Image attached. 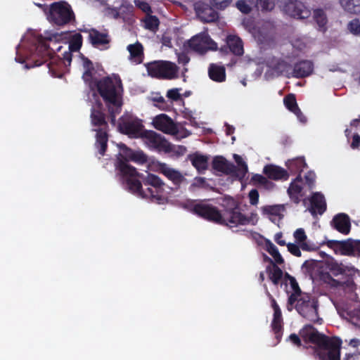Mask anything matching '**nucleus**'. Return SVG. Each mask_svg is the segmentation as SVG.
I'll return each mask as SVG.
<instances>
[{
	"label": "nucleus",
	"mask_w": 360,
	"mask_h": 360,
	"mask_svg": "<svg viewBox=\"0 0 360 360\" xmlns=\"http://www.w3.org/2000/svg\"><path fill=\"white\" fill-rule=\"evenodd\" d=\"M265 261L269 262L272 266H268L266 267V273L269 275V279L272 281L274 285H278L281 280L283 272L280 267L276 264L273 259L270 257L265 256Z\"/></svg>",
	"instance_id": "obj_25"
},
{
	"label": "nucleus",
	"mask_w": 360,
	"mask_h": 360,
	"mask_svg": "<svg viewBox=\"0 0 360 360\" xmlns=\"http://www.w3.org/2000/svg\"><path fill=\"white\" fill-rule=\"evenodd\" d=\"M194 9L199 19L203 22H214L219 18V10L210 2L197 1L194 4Z\"/></svg>",
	"instance_id": "obj_14"
},
{
	"label": "nucleus",
	"mask_w": 360,
	"mask_h": 360,
	"mask_svg": "<svg viewBox=\"0 0 360 360\" xmlns=\"http://www.w3.org/2000/svg\"><path fill=\"white\" fill-rule=\"evenodd\" d=\"M288 340L297 347H300L302 345V341L300 336L295 333L290 334L288 337Z\"/></svg>",
	"instance_id": "obj_57"
},
{
	"label": "nucleus",
	"mask_w": 360,
	"mask_h": 360,
	"mask_svg": "<svg viewBox=\"0 0 360 360\" xmlns=\"http://www.w3.org/2000/svg\"><path fill=\"white\" fill-rule=\"evenodd\" d=\"M236 8L243 13L248 14L251 12V6L245 0H238L236 4Z\"/></svg>",
	"instance_id": "obj_49"
},
{
	"label": "nucleus",
	"mask_w": 360,
	"mask_h": 360,
	"mask_svg": "<svg viewBox=\"0 0 360 360\" xmlns=\"http://www.w3.org/2000/svg\"><path fill=\"white\" fill-rule=\"evenodd\" d=\"M192 165L200 173L203 172L208 167V157L198 153H195L188 156Z\"/></svg>",
	"instance_id": "obj_26"
},
{
	"label": "nucleus",
	"mask_w": 360,
	"mask_h": 360,
	"mask_svg": "<svg viewBox=\"0 0 360 360\" xmlns=\"http://www.w3.org/2000/svg\"><path fill=\"white\" fill-rule=\"evenodd\" d=\"M127 50L129 52L130 60H133L136 64H140L143 62L144 58L143 47L141 43L136 42L128 45Z\"/></svg>",
	"instance_id": "obj_28"
},
{
	"label": "nucleus",
	"mask_w": 360,
	"mask_h": 360,
	"mask_svg": "<svg viewBox=\"0 0 360 360\" xmlns=\"http://www.w3.org/2000/svg\"><path fill=\"white\" fill-rule=\"evenodd\" d=\"M102 102L96 100L91 108L90 120L96 134L95 146L101 155L103 156L108 148L109 126Z\"/></svg>",
	"instance_id": "obj_5"
},
{
	"label": "nucleus",
	"mask_w": 360,
	"mask_h": 360,
	"mask_svg": "<svg viewBox=\"0 0 360 360\" xmlns=\"http://www.w3.org/2000/svg\"><path fill=\"white\" fill-rule=\"evenodd\" d=\"M338 247L342 255L355 256V240L339 241Z\"/></svg>",
	"instance_id": "obj_38"
},
{
	"label": "nucleus",
	"mask_w": 360,
	"mask_h": 360,
	"mask_svg": "<svg viewBox=\"0 0 360 360\" xmlns=\"http://www.w3.org/2000/svg\"><path fill=\"white\" fill-rule=\"evenodd\" d=\"M144 23V27L151 32H155L159 27L160 20L155 15L150 14L146 15L145 18L143 20Z\"/></svg>",
	"instance_id": "obj_39"
},
{
	"label": "nucleus",
	"mask_w": 360,
	"mask_h": 360,
	"mask_svg": "<svg viewBox=\"0 0 360 360\" xmlns=\"http://www.w3.org/2000/svg\"><path fill=\"white\" fill-rule=\"evenodd\" d=\"M72 51H70V50L68 51H64V53H62L63 55V58L62 60L65 63V62H68V65L70 64L71 61H72V53H71Z\"/></svg>",
	"instance_id": "obj_62"
},
{
	"label": "nucleus",
	"mask_w": 360,
	"mask_h": 360,
	"mask_svg": "<svg viewBox=\"0 0 360 360\" xmlns=\"http://www.w3.org/2000/svg\"><path fill=\"white\" fill-rule=\"evenodd\" d=\"M219 51L224 55L231 53L240 56L244 53L243 41L240 37L230 34L226 37V44L220 48Z\"/></svg>",
	"instance_id": "obj_18"
},
{
	"label": "nucleus",
	"mask_w": 360,
	"mask_h": 360,
	"mask_svg": "<svg viewBox=\"0 0 360 360\" xmlns=\"http://www.w3.org/2000/svg\"><path fill=\"white\" fill-rule=\"evenodd\" d=\"M233 0H210L212 6L219 11H224L229 8Z\"/></svg>",
	"instance_id": "obj_43"
},
{
	"label": "nucleus",
	"mask_w": 360,
	"mask_h": 360,
	"mask_svg": "<svg viewBox=\"0 0 360 360\" xmlns=\"http://www.w3.org/2000/svg\"><path fill=\"white\" fill-rule=\"evenodd\" d=\"M316 178V174L313 171L307 172L304 179L300 174H297L296 178L290 182L287 190L290 200L296 205L302 201L305 205L307 201L305 198L307 192L315 187Z\"/></svg>",
	"instance_id": "obj_7"
},
{
	"label": "nucleus",
	"mask_w": 360,
	"mask_h": 360,
	"mask_svg": "<svg viewBox=\"0 0 360 360\" xmlns=\"http://www.w3.org/2000/svg\"><path fill=\"white\" fill-rule=\"evenodd\" d=\"M274 240L281 246H285L287 245L285 241L283 239V233L281 232L277 233L275 235Z\"/></svg>",
	"instance_id": "obj_60"
},
{
	"label": "nucleus",
	"mask_w": 360,
	"mask_h": 360,
	"mask_svg": "<svg viewBox=\"0 0 360 360\" xmlns=\"http://www.w3.org/2000/svg\"><path fill=\"white\" fill-rule=\"evenodd\" d=\"M220 205L221 210L212 204L190 200L185 204V207L205 220L230 228L250 223V218L241 212L239 202L233 198L225 197Z\"/></svg>",
	"instance_id": "obj_1"
},
{
	"label": "nucleus",
	"mask_w": 360,
	"mask_h": 360,
	"mask_svg": "<svg viewBox=\"0 0 360 360\" xmlns=\"http://www.w3.org/2000/svg\"><path fill=\"white\" fill-rule=\"evenodd\" d=\"M263 173L268 179L274 181H286L289 178V173L286 169L273 164L266 165L263 168Z\"/></svg>",
	"instance_id": "obj_21"
},
{
	"label": "nucleus",
	"mask_w": 360,
	"mask_h": 360,
	"mask_svg": "<svg viewBox=\"0 0 360 360\" xmlns=\"http://www.w3.org/2000/svg\"><path fill=\"white\" fill-rule=\"evenodd\" d=\"M188 46L193 51L203 55L208 51H217V44L206 32H201L193 36L187 42Z\"/></svg>",
	"instance_id": "obj_11"
},
{
	"label": "nucleus",
	"mask_w": 360,
	"mask_h": 360,
	"mask_svg": "<svg viewBox=\"0 0 360 360\" xmlns=\"http://www.w3.org/2000/svg\"><path fill=\"white\" fill-rule=\"evenodd\" d=\"M288 248V250L294 256L301 257L302 252L300 251V248L298 245L295 243H288L286 245Z\"/></svg>",
	"instance_id": "obj_52"
},
{
	"label": "nucleus",
	"mask_w": 360,
	"mask_h": 360,
	"mask_svg": "<svg viewBox=\"0 0 360 360\" xmlns=\"http://www.w3.org/2000/svg\"><path fill=\"white\" fill-rule=\"evenodd\" d=\"M355 256L360 257V240H355Z\"/></svg>",
	"instance_id": "obj_64"
},
{
	"label": "nucleus",
	"mask_w": 360,
	"mask_h": 360,
	"mask_svg": "<svg viewBox=\"0 0 360 360\" xmlns=\"http://www.w3.org/2000/svg\"><path fill=\"white\" fill-rule=\"evenodd\" d=\"M360 146V136L358 134H354L352 136V141L351 147L353 149L358 148Z\"/></svg>",
	"instance_id": "obj_59"
},
{
	"label": "nucleus",
	"mask_w": 360,
	"mask_h": 360,
	"mask_svg": "<svg viewBox=\"0 0 360 360\" xmlns=\"http://www.w3.org/2000/svg\"><path fill=\"white\" fill-rule=\"evenodd\" d=\"M153 127L165 134H176L178 129L174 121L166 114H160L153 120Z\"/></svg>",
	"instance_id": "obj_17"
},
{
	"label": "nucleus",
	"mask_w": 360,
	"mask_h": 360,
	"mask_svg": "<svg viewBox=\"0 0 360 360\" xmlns=\"http://www.w3.org/2000/svg\"><path fill=\"white\" fill-rule=\"evenodd\" d=\"M48 20L52 24L64 26L75 21L71 6L66 1H56L50 5Z\"/></svg>",
	"instance_id": "obj_8"
},
{
	"label": "nucleus",
	"mask_w": 360,
	"mask_h": 360,
	"mask_svg": "<svg viewBox=\"0 0 360 360\" xmlns=\"http://www.w3.org/2000/svg\"><path fill=\"white\" fill-rule=\"evenodd\" d=\"M346 266H340L337 262L331 264L330 270L334 272L335 275L346 274Z\"/></svg>",
	"instance_id": "obj_54"
},
{
	"label": "nucleus",
	"mask_w": 360,
	"mask_h": 360,
	"mask_svg": "<svg viewBox=\"0 0 360 360\" xmlns=\"http://www.w3.org/2000/svg\"><path fill=\"white\" fill-rule=\"evenodd\" d=\"M286 166L291 174L301 175V173L307 167V165L304 158H297L288 160L286 162Z\"/></svg>",
	"instance_id": "obj_30"
},
{
	"label": "nucleus",
	"mask_w": 360,
	"mask_h": 360,
	"mask_svg": "<svg viewBox=\"0 0 360 360\" xmlns=\"http://www.w3.org/2000/svg\"><path fill=\"white\" fill-rule=\"evenodd\" d=\"M303 295H302V293H296L292 292L288 297V305L292 306L296 302L298 303L299 299Z\"/></svg>",
	"instance_id": "obj_56"
},
{
	"label": "nucleus",
	"mask_w": 360,
	"mask_h": 360,
	"mask_svg": "<svg viewBox=\"0 0 360 360\" xmlns=\"http://www.w3.org/2000/svg\"><path fill=\"white\" fill-rule=\"evenodd\" d=\"M134 4L138 8L146 13V15L152 13L151 7L148 2L145 1L135 0Z\"/></svg>",
	"instance_id": "obj_48"
},
{
	"label": "nucleus",
	"mask_w": 360,
	"mask_h": 360,
	"mask_svg": "<svg viewBox=\"0 0 360 360\" xmlns=\"http://www.w3.org/2000/svg\"><path fill=\"white\" fill-rule=\"evenodd\" d=\"M313 18L319 27V30L325 32L327 30L326 25L328 18L325 11L322 8L314 10Z\"/></svg>",
	"instance_id": "obj_31"
},
{
	"label": "nucleus",
	"mask_w": 360,
	"mask_h": 360,
	"mask_svg": "<svg viewBox=\"0 0 360 360\" xmlns=\"http://www.w3.org/2000/svg\"><path fill=\"white\" fill-rule=\"evenodd\" d=\"M117 167L129 191L160 205L167 201L166 184L160 176L152 173L140 174L122 160L118 162Z\"/></svg>",
	"instance_id": "obj_2"
},
{
	"label": "nucleus",
	"mask_w": 360,
	"mask_h": 360,
	"mask_svg": "<svg viewBox=\"0 0 360 360\" xmlns=\"http://www.w3.org/2000/svg\"><path fill=\"white\" fill-rule=\"evenodd\" d=\"M142 137L148 147L158 153H169L173 151V146L163 136L154 131H145Z\"/></svg>",
	"instance_id": "obj_10"
},
{
	"label": "nucleus",
	"mask_w": 360,
	"mask_h": 360,
	"mask_svg": "<svg viewBox=\"0 0 360 360\" xmlns=\"http://www.w3.org/2000/svg\"><path fill=\"white\" fill-rule=\"evenodd\" d=\"M157 171L170 181L176 190L179 189L182 183L186 181V178L180 171L171 167L166 163L159 162L157 165Z\"/></svg>",
	"instance_id": "obj_15"
},
{
	"label": "nucleus",
	"mask_w": 360,
	"mask_h": 360,
	"mask_svg": "<svg viewBox=\"0 0 360 360\" xmlns=\"http://www.w3.org/2000/svg\"><path fill=\"white\" fill-rule=\"evenodd\" d=\"M264 213L274 216H280L281 213L285 211L283 205H266L262 207Z\"/></svg>",
	"instance_id": "obj_42"
},
{
	"label": "nucleus",
	"mask_w": 360,
	"mask_h": 360,
	"mask_svg": "<svg viewBox=\"0 0 360 360\" xmlns=\"http://www.w3.org/2000/svg\"><path fill=\"white\" fill-rule=\"evenodd\" d=\"M167 96L169 99L177 101L181 98V94L179 89H172L167 91Z\"/></svg>",
	"instance_id": "obj_53"
},
{
	"label": "nucleus",
	"mask_w": 360,
	"mask_h": 360,
	"mask_svg": "<svg viewBox=\"0 0 360 360\" xmlns=\"http://www.w3.org/2000/svg\"><path fill=\"white\" fill-rule=\"evenodd\" d=\"M342 7L348 13L357 14L360 13V0H340Z\"/></svg>",
	"instance_id": "obj_35"
},
{
	"label": "nucleus",
	"mask_w": 360,
	"mask_h": 360,
	"mask_svg": "<svg viewBox=\"0 0 360 360\" xmlns=\"http://www.w3.org/2000/svg\"><path fill=\"white\" fill-rule=\"evenodd\" d=\"M284 105L292 112L300 113V109L297 105L295 96L292 94H288L283 99Z\"/></svg>",
	"instance_id": "obj_41"
},
{
	"label": "nucleus",
	"mask_w": 360,
	"mask_h": 360,
	"mask_svg": "<svg viewBox=\"0 0 360 360\" xmlns=\"http://www.w3.org/2000/svg\"><path fill=\"white\" fill-rule=\"evenodd\" d=\"M307 199L310 204L308 210L312 216H315L317 214L322 215L326 212L327 205L323 193L321 192H314L310 198Z\"/></svg>",
	"instance_id": "obj_20"
},
{
	"label": "nucleus",
	"mask_w": 360,
	"mask_h": 360,
	"mask_svg": "<svg viewBox=\"0 0 360 360\" xmlns=\"http://www.w3.org/2000/svg\"><path fill=\"white\" fill-rule=\"evenodd\" d=\"M289 68H290V65L285 61L282 60L278 63V69L281 72H287Z\"/></svg>",
	"instance_id": "obj_63"
},
{
	"label": "nucleus",
	"mask_w": 360,
	"mask_h": 360,
	"mask_svg": "<svg viewBox=\"0 0 360 360\" xmlns=\"http://www.w3.org/2000/svg\"><path fill=\"white\" fill-rule=\"evenodd\" d=\"M295 309L302 316L310 321L315 322L318 318V302L311 299L307 294L299 299Z\"/></svg>",
	"instance_id": "obj_12"
},
{
	"label": "nucleus",
	"mask_w": 360,
	"mask_h": 360,
	"mask_svg": "<svg viewBox=\"0 0 360 360\" xmlns=\"http://www.w3.org/2000/svg\"><path fill=\"white\" fill-rule=\"evenodd\" d=\"M118 127L122 134L129 136L138 137L141 134L142 135L143 124L137 119L122 118L119 122Z\"/></svg>",
	"instance_id": "obj_16"
},
{
	"label": "nucleus",
	"mask_w": 360,
	"mask_h": 360,
	"mask_svg": "<svg viewBox=\"0 0 360 360\" xmlns=\"http://www.w3.org/2000/svg\"><path fill=\"white\" fill-rule=\"evenodd\" d=\"M189 61H190V58L188 56L187 54H186L184 53H181L180 54H179V56H178V63L179 64H182V65H185L187 63H188Z\"/></svg>",
	"instance_id": "obj_58"
},
{
	"label": "nucleus",
	"mask_w": 360,
	"mask_h": 360,
	"mask_svg": "<svg viewBox=\"0 0 360 360\" xmlns=\"http://www.w3.org/2000/svg\"><path fill=\"white\" fill-rule=\"evenodd\" d=\"M130 161L144 164L148 161V156L142 150H134Z\"/></svg>",
	"instance_id": "obj_46"
},
{
	"label": "nucleus",
	"mask_w": 360,
	"mask_h": 360,
	"mask_svg": "<svg viewBox=\"0 0 360 360\" xmlns=\"http://www.w3.org/2000/svg\"><path fill=\"white\" fill-rule=\"evenodd\" d=\"M350 321L352 324L360 326V309L352 312L350 315Z\"/></svg>",
	"instance_id": "obj_55"
},
{
	"label": "nucleus",
	"mask_w": 360,
	"mask_h": 360,
	"mask_svg": "<svg viewBox=\"0 0 360 360\" xmlns=\"http://www.w3.org/2000/svg\"><path fill=\"white\" fill-rule=\"evenodd\" d=\"M104 101L108 108L110 122L115 124L116 115L121 112L122 101L120 91H122V84L120 78L112 79L105 77L95 79L93 84Z\"/></svg>",
	"instance_id": "obj_4"
},
{
	"label": "nucleus",
	"mask_w": 360,
	"mask_h": 360,
	"mask_svg": "<svg viewBox=\"0 0 360 360\" xmlns=\"http://www.w3.org/2000/svg\"><path fill=\"white\" fill-rule=\"evenodd\" d=\"M266 250L272 256L273 261L276 264H283L284 263V259L278 248L270 240L266 242Z\"/></svg>",
	"instance_id": "obj_36"
},
{
	"label": "nucleus",
	"mask_w": 360,
	"mask_h": 360,
	"mask_svg": "<svg viewBox=\"0 0 360 360\" xmlns=\"http://www.w3.org/2000/svg\"><path fill=\"white\" fill-rule=\"evenodd\" d=\"M251 181L255 186H262L267 190H271L275 187V184L272 181H269L266 176L259 174H253Z\"/></svg>",
	"instance_id": "obj_33"
},
{
	"label": "nucleus",
	"mask_w": 360,
	"mask_h": 360,
	"mask_svg": "<svg viewBox=\"0 0 360 360\" xmlns=\"http://www.w3.org/2000/svg\"><path fill=\"white\" fill-rule=\"evenodd\" d=\"M259 192L257 189H252L248 193L250 203L252 205H257L259 202Z\"/></svg>",
	"instance_id": "obj_51"
},
{
	"label": "nucleus",
	"mask_w": 360,
	"mask_h": 360,
	"mask_svg": "<svg viewBox=\"0 0 360 360\" xmlns=\"http://www.w3.org/2000/svg\"><path fill=\"white\" fill-rule=\"evenodd\" d=\"M293 236H294V238L295 239V241L297 243L304 242L307 239V236L305 234L304 230L303 229H302V228L297 229L294 232Z\"/></svg>",
	"instance_id": "obj_50"
},
{
	"label": "nucleus",
	"mask_w": 360,
	"mask_h": 360,
	"mask_svg": "<svg viewBox=\"0 0 360 360\" xmlns=\"http://www.w3.org/2000/svg\"><path fill=\"white\" fill-rule=\"evenodd\" d=\"M332 224L338 232L347 235L351 230V222L349 216L345 213L336 214L332 221Z\"/></svg>",
	"instance_id": "obj_23"
},
{
	"label": "nucleus",
	"mask_w": 360,
	"mask_h": 360,
	"mask_svg": "<svg viewBox=\"0 0 360 360\" xmlns=\"http://www.w3.org/2000/svg\"><path fill=\"white\" fill-rule=\"evenodd\" d=\"M83 37L79 33H75L70 37L69 40V50L70 51L76 52L79 51L82 46Z\"/></svg>",
	"instance_id": "obj_40"
},
{
	"label": "nucleus",
	"mask_w": 360,
	"mask_h": 360,
	"mask_svg": "<svg viewBox=\"0 0 360 360\" xmlns=\"http://www.w3.org/2000/svg\"><path fill=\"white\" fill-rule=\"evenodd\" d=\"M313 70L314 63L309 60H302L294 65L292 76L295 78H304L309 76Z\"/></svg>",
	"instance_id": "obj_22"
},
{
	"label": "nucleus",
	"mask_w": 360,
	"mask_h": 360,
	"mask_svg": "<svg viewBox=\"0 0 360 360\" xmlns=\"http://www.w3.org/2000/svg\"><path fill=\"white\" fill-rule=\"evenodd\" d=\"M84 32L89 33V41L94 48L104 47L106 49V46L110 42V38L107 31L101 32L95 28H91L85 30Z\"/></svg>",
	"instance_id": "obj_19"
},
{
	"label": "nucleus",
	"mask_w": 360,
	"mask_h": 360,
	"mask_svg": "<svg viewBox=\"0 0 360 360\" xmlns=\"http://www.w3.org/2000/svg\"><path fill=\"white\" fill-rule=\"evenodd\" d=\"M284 281L286 283L288 282L289 283L292 292L296 293H302L301 289L295 277L292 276L288 273H285L284 276Z\"/></svg>",
	"instance_id": "obj_44"
},
{
	"label": "nucleus",
	"mask_w": 360,
	"mask_h": 360,
	"mask_svg": "<svg viewBox=\"0 0 360 360\" xmlns=\"http://www.w3.org/2000/svg\"><path fill=\"white\" fill-rule=\"evenodd\" d=\"M208 75L214 82H224L226 80V69L224 66L212 63L208 68Z\"/></svg>",
	"instance_id": "obj_27"
},
{
	"label": "nucleus",
	"mask_w": 360,
	"mask_h": 360,
	"mask_svg": "<svg viewBox=\"0 0 360 360\" xmlns=\"http://www.w3.org/2000/svg\"><path fill=\"white\" fill-rule=\"evenodd\" d=\"M35 58L32 65H26L27 68L39 67L44 63L54 77H60L66 65L62 58L57 56L53 48L50 47L46 41L39 40L35 49Z\"/></svg>",
	"instance_id": "obj_6"
},
{
	"label": "nucleus",
	"mask_w": 360,
	"mask_h": 360,
	"mask_svg": "<svg viewBox=\"0 0 360 360\" xmlns=\"http://www.w3.org/2000/svg\"><path fill=\"white\" fill-rule=\"evenodd\" d=\"M118 146H119V148L120 150V155H121L122 158H117V160L115 164V167H116V169L118 172H120V170L117 167L118 162L122 160V161L125 162L127 164H129L127 162L130 161L131 156L133 155L134 150L132 149L129 148V147H127L124 143H121L118 145ZM119 173L120 174V172H119Z\"/></svg>",
	"instance_id": "obj_37"
},
{
	"label": "nucleus",
	"mask_w": 360,
	"mask_h": 360,
	"mask_svg": "<svg viewBox=\"0 0 360 360\" xmlns=\"http://www.w3.org/2000/svg\"><path fill=\"white\" fill-rule=\"evenodd\" d=\"M306 343L317 346L314 355L319 360H340L342 340L338 337H328L320 333L312 325L304 326L299 333Z\"/></svg>",
	"instance_id": "obj_3"
},
{
	"label": "nucleus",
	"mask_w": 360,
	"mask_h": 360,
	"mask_svg": "<svg viewBox=\"0 0 360 360\" xmlns=\"http://www.w3.org/2000/svg\"><path fill=\"white\" fill-rule=\"evenodd\" d=\"M347 28L351 33L354 35H360V21L355 18L351 20L347 25Z\"/></svg>",
	"instance_id": "obj_47"
},
{
	"label": "nucleus",
	"mask_w": 360,
	"mask_h": 360,
	"mask_svg": "<svg viewBox=\"0 0 360 360\" xmlns=\"http://www.w3.org/2000/svg\"><path fill=\"white\" fill-rule=\"evenodd\" d=\"M212 168L218 172L226 174H233L236 173V166L229 162L223 156H216L212 160Z\"/></svg>",
	"instance_id": "obj_24"
},
{
	"label": "nucleus",
	"mask_w": 360,
	"mask_h": 360,
	"mask_svg": "<svg viewBox=\"0 0 360 360\" xmlns=\"http://www.w3.org/2000/svg\"><path fill=\"white\" fill-rule=\"evenodd\" d=\"M267 295H268L269 299L271 300V307L274 309V312L281 311L278 304H277L276 301L275 300V299L268 291H267Z\"/></svg>",
	"instance_id": "obj_61"
},
{
	"label": "nucleus",
	"mask_w": 360,
	"mask_h": 360,
	"mask_svg": "<svg viewBox=\"0 0 360 360\" xmlns=\"http://www.w3.org/2000/svg\"><path fill=\"white\" fill-rule=\"evenodd\" d=\"M283 4L282 7L283 11L288 15L297 18L306 19L311 15V11L305 5L298 0H278Z\"/></svg>",
	"instance_id": "obj_13"
},
{
	"label": "nucleus",
	"mask_w": 360,
	"mask_h": 360,
	"mask_svg": "<svg viewBox=\"0 0 360 360\" xmlns=\"http://www.w3.org/2000/svg\"><path fill=\"white\" fill-rule=\"evenodd\" d=\"M83 65L85 69L82 78L85 82H89L91 86L94 82L93 80V72L94 70V67L93 63L87 58L84 59Z\"/></svg>",
	"instance_id": "obj_34"
},
{
	"label": "nucleus",
	"mask_w": 360,
	"mask_h": 360,
	"mask_svg": "<svg viewBox=\"0 0 360 360\" xmlns=\"http://www.w3.org/2000/svg\"><path fill=\"white\" fill-rule=\"evenodd\" d=\"M148 75L159 79H172L177 77L179 68L168 60H154L146 63Z\"/></svg>",
	"instance_id": "obj_9"
},
{
	"label": "nucleus",
	"mask_w": 360,
	"mask_h": 360,
	"mask_svg": "<svg viewBox=\"0 0 360 360\" xmlns=\"http://www.w3.org/2000/svg\"><path fill=\"white\" fill-rule=\"evenodd\" d=\"M233 159L237 163L238 167H236V173L233 175H235L240 180H242L248 172V165L239 155L234 154Z\"/></svg>",
	"instance_id": "obj_32"
},
{
	"label": "nucleus",
	"mask_w": 360,
	"mask_h": 360,
	"mask_svg": "<svg viewBox=\"0 0 360 360\" xmlns=\"http://www.w3.org/2000/svg\"><path fill=\"white\" fill-rule=\"evenodd\" d=\"M256 6L262 11H270L274 9L275 4L273 0H257Z\"/></svg>",
	"instance_id": "obj_45"
},
{
	"label": "nucleus",
	"mask_w": 360,
	"mask_h": 360,
	"mask_svg": "<svg viewBox=\"0 0 360 360\" xmlns=\"http://www.w3.org/2000/svg\"><path fill=\"white\" fill-rule=\"evenodd\" d=\"M271 328L275 334L277 343L281 340L283 335V318L281 311L274 312Z\"/></svg>",
	"instance_id": "obj_29"
}]
</instances>
